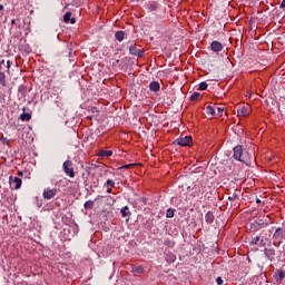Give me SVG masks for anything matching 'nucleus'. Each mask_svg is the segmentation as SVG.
Segmentation results:
<instances>
[{
  "label": "nucleus",
  "mask_w": 285,
  "mask_h": 285,
  "mask_svg": "<svg viewBox=\"0 0 285 285\" xmlns=\"http://www.w3.org/2000/svg\"><path fill=\"white\" fill-rule=\"evenodd\" d=\"M233 157L236 159V161H242L243 164H246V166L250 164V155L248 151H246V149H244V146L242 145L234 147Z\"/></svg>",
  "instance_id": "nucleus-1"
},
{
  "label": "nucleus",
  "mask_w": 285,
  "mask_h": 285,
  "mask_svg": "<svg viewBox=\"0 0 285 285\" xmlns=\"http://www.w3.org/2000/svg\"><path fill=\"white\" fill-rule=\"evenodd\" d=\"M72 160H66L62 164V170L67 177H70L71 179H75V168L72 167Z\"/></svg>",
  "instance_id": "nucleus-2"
},
{
  "label": "nucleus",
  "mask_w": 285,
  "mask_h": 285,
  "mask_svg": "<svg viewBox=\"0 0 285 285\" xmlns=\"http://www.w3.org/2000/svg\"><path fill=\"white\" fill-rule=\"evenodd\" d=\"M274 242H277L278 244H282L285 239V230L282 227L276 228L274 235H273Z\"/></svg>",
  "instance_id": "nucleus-3"
},
{
  "label": "nucleus",
  "mask_w": 285,
  "mask_h": 285,
  "mask_svg": "<svg viewBox=\"0 0 285 285\" xmlns=\"http://www.w3.org/2000/svg\"><path fill=\"white\" fill-rule=\"evenodd\" d=\"M174 144H177L178 146H193V137L185 136L184 138H178L174 141Z\"/></svg>",
  "instance_id": "nucleus-4"
},
{
  "label": "nucleus",
  "mask_w": 285,
  "mask_h": 285,
  "mask_svg": "<svg viewBox=\"0 0 285 285\" xmlns=\"http://www.w3.org/2000/svg\"><path fill=\"white\" fill-rule=\"evenodd\" d=\"M9 184H10L11 188H14V190H19V188H21V184H23V181L21 180V178L10 176Z\"/></svg>",
  "instance_id": "nucleus-5"
},
{
  "label": "nucleus",
  "mask_w": 285,
  "mask_h": 285,
  "mask_svg": "<svg viewBox=\"0 0 285 285\" xmlns=\"http://www.w3.org/2000/svg\"><path fill=\"white\" fill-rule=\"evenodd\" d=\"M129 55H132L134 57H138V59H141V57H144V50L137 49V45H132L129 47Z\"/></svg>",
  "instance_id": "nucleus-6"
},
{
  "label": "nucleus",
  "mask_w": 285,
  "mask_h": 285,
  "mask_svg": "<svg viewBox=\"0 0 285 285\" xmlns=\"http://www.w3.org/2000/svg\"><path fill=\"white\" fill-rule=\"evenodd\" d=\"M43 199H53V197H57V188L50 189L47 188L45 189L42 194Z\"/></svg>",
  "instance_id": "nucleus-7"
},
{
  "label": "nucleus",
  "mask_w": 285,
  "mask_h": 285,
  "mask_svg": "<svg viewBox=\"0 0 285 285\" xmlns=\"http://www.w3.org/2000/svg\"><path fill=\"white\" fill-rule=\"evenodd\" d=\"M210 48L213 52H222L224 50V46L219 41H213Z\"/></svg>",
  "instance_id": "nucleus-8"
},
{
  "label": "nucleus",
  "mask_w": 285,
  "mask_h": 285,
  "mask_svg": "<svg viewBox=\"0 0 285 285\" xmlns=\"http://www.w3.org/2000/svg\"><path fill=\"white\" fill-rule=\"evenodd\" d=\"M70 17H72V12L67 11V12L65 13V16H63V21H65V23H71V24L77 23V19L70 18Z\"/></svg>",
  "instance_id": "nucleus-9"
},
{
  "label": "nucleus",
  "mask_w": 285,
  "mask_h": 285,
  "mask_svg": "<svg viewBox=\"0 0 285 285\" xmlns=\"http://www.w3.org/2000/svg\"><path fill=\"white\" fill-rule=\"evenodd\" d=\"M275 276H276V284L279 285L284 282L285 272L282 269H278L275 272Z\"/></svg>",
  "instance_id": "nucleus-10"
},
{
  "label": "nucleus",
  "mask_w": 285,
  "mask_h": 285,
  "mask_svg": "<svg viewBox=\"0 0 285 285\" xmlns=\"http://www.w3.org/2000/svg\"><path fill=\"white\" fill-rule=\"evenodd\" d=\"M265 256L269 262H273L275 259V248H265Z\"/></svg>",
  "instance_id": "nucleus-11"
},
{
  "label": "nucleus",
  "mask_w": 285,
  "mask_h": 285,
  "mask_svg": "<svg viewBox=\"0 0 285 285\" xmlns=\"http://www.w3.org/2000/svg\"><path fill=\"white\" fill-rule=\"evenodd\" d=\"M237 112L240 117H248V115H250V109L248 107H242Z\"/></svg>",
  "instance_id": "nucleus-12"
},
{
  "label": "nucleus",
  "mask_w": 285,
  "mask_h": 285,
  "mask_svg": "<svg viewBox=\"0 0 285 285\" xmlns=\"http://www.w3.org/2000/svg\"><path fill=\"white\" fill-rule=\"evenodd\" d=\"M160 88L161 87L157 81H153L149 85V90H151V92H159Z\"/></svg>",
  "instance_id": "nucleus-13"
},
{
  "label": "nucleus",
  "mask_w": 285,
  "mask_h": 285,
  "mask_svg": "<svg viewBox=\"0 0 285 285\" xmlns=\"http://www.w3.org/2000/svg\"><path fill=\"white\" fill-rule=\"evenodd\" d=\"M205 222L206 224H213V222H215V215L213 214V212H208L206 215H205Z\"/></svg>",
  "instance_id": "nucleus-14"
},
{
  "label": "nucleus",
  "mask_w": 285,
  "mask_h": 285,
  "mask_svg": "<svg viewBox=\"0 0 285 285\" xmlns=\"http://www.w3.org/2000/svg\"><path fill=\"white\" fill-rule=\"evenodd\" d=\"M262 229V224H259V222L255 220L250 224V230H253L254 233H257V230Z\"/></svg>",
  "instance_id": "nucleus-15"
},
{
  "label": "nucleus",
  "mask_w": 285,
  "mask_h": 285,
  "mask_svg": "<svg viewBox=\"0 0 285 285\" xmlns=\"http://www.w3.org/2000/svg\"><path fill=\"white\" fill-rule=\"evenodd\" d=\"M125 37H126V32H124V31H117L115 33V38L119 42L124 41Z\"/></svg>",
  "instance_id": "nucleus-16"
},
{
  "label": "nucleus",
  "mask_w": 285,
  "mask_h": 285,
  "mask_svg": "<svg viewBox=\"0 0 285 285\" xmlns=\"http://www.w3.org/2000/svg\"><path fill=\"white\" fill-rule=\"evenodd\" d=\"M98 157H112V150H100Z\"/></svg>",
  "instance_id": "nucleus-17"
},
{
  "label": "nucleus",
  "mask_w": 285,
  "mask_h": 285,
  "mask_svg": "<svg viewBox=\"0 0 285 285\" xmlns=\"http://www.w3.org/2000/svg\"><path fill=\"white\" fill-rule=\"evenodd\" d=\"M83 208L86 210H92V208H95V202L94 200H87L85 204H83Z\"/></svg>",
  "instance_id": "nucleus-18"
},
{
  "label": "nucleus",
  "mask_w": 285,
  "mask_h": 285,
  "mask_svg": "<svg viewBox=\"0 0 285 285\" xmlns=\"http://www.w3.org/2000/svg\"><path fill=\"white\" fill-rule=\"evenodd\" d=\"M131 273H135L136 275H141V273H144V266H141V265L134 266L131 268Z\"/></svg>",
  "instance_id": "nucleus-19"
},
{
  "label": "nucleus",
  "mask_w": 285,
  "mask_h": 285,
  "mask_svg": "<svg viewBox=\"0 0 285 285\" xmlns=\"http://www.w3.org/2000/svg\"><path fill=\"white\" fill-rule=\"evenodd\" d=\"M30 119H32V114L23 112L20 115L21 121H30Z\"/></svg>",
  "instance_id": "nucleus-20"
},
{
  "label": "nucleus",
  "mask_w": 285,
  "mask_h": 285,
  "mask_svg": "<svg viewBox=\"0 0 285 285\" xmlns=\"http://www.w3.org/2000/svg\"><path fill=\"white\" fill-rule=\"evenodd\" d=\"M239 189H235L233 195L228 197L229 202H236V199H239Z\"/></svg>",
  "instance_id": "nucleus-21"
},
{
  "label": "nucleus",
  "mask_w": 285,
  "mask_h": 285,
  "mask_svg": "<svg viewBox=\"0 0 285 285\" xmlns=\"http://www.w3.org/2000/svg\"><path fill=\"white\" fill-rule=\"evenodd\" d=\"M206 112H207V115H212V117H214V115H217V111L215 110V107H213V106H207Z\"/></svg>",
  "instance_id": "nucleus-22"
},
{
  "label": "nucleus",
  "mask_w": 285,
  "mask_h": 285,
  "mask_svg": "<svg viewBox=\"0 0 285 285\" xmlns=\"http://www.w3.org/2000/svg\"><path fill=\"white\" fill-rule=\"evenodd\" d=\"M120 213L122 217H128L130 215V209L128 208V206H125L120 209Z\"/></svg>",
  "instance_id": "nucleus-23"
},
{
  "label": "nucleus",
  "mask_w": 285,
  "mask_h": 285,
  "mask_svg": "<svg viewBox=\"0 0 285 285\" xmlns=\"http://www.w3.org/2000/svg\"><path fill=\"white\" fill-rule=\"evenodd\" d=\"M199 97H202V94L199 92H194L191 96H190V101H197V99H199Z\"/></svg>",
  "instance_id": "nucleus-24"
},
{
  "label": "nucleus",
  "mask_w": 285,
  "mask_h": 285,
  "mask_svg": "<svg viewBox=\"0 0 285 285\" xmlns=\"http://www.w3.org/2000/svg\"><path fill=\"white\" fill-rule=\"evenodd\" d=\"M0 83L6 86V73L3 71H0Z\"/></svg>",
  "instance_id": "nucleus-25"
},
{
  "label": "nucleus",
  "mask_w": 285,
  "mask_h": 285,
  "mask_svg": "<svg viewBox=\"0 0 285 285\" xmlns=\"http://www.w3.org/2000/svg\"><path fill=\"white\" fill-rule=\"evenodd\" d=\"M164 245L167 246L168 248H173V246H175V243L167 238L164 240Z\"/></svg>",
  "instance_id": "nucleus-26"
},
{
  "label": "nucleus",
  "mask_w": 285,
  "mask_h": 285,
  "mask_svg": "<svg viewBox=\"0 0 285 285\" xmlns=\"http://www.w3.org/2000/svg\"><path fill=\"white\" fill-rule=\"evenodd\" d=\"M166 217L169 219L175 217V210H173L171 208L167 209Z\"/></svg>",
  "instance_id": "nucleus-27"
},
{
  "label": "nucleus",
  "mask_w": 285,
  "mask_h": 285,
  "mask_svg": "<svg viewBox=\"0 0 285 285\" xmlns=\"http://www.w3.org/2000/svg\"><path fill=\"white\" fill-rule=\"evenodd\" d=\"M224 115V107H217L216 117H222Z\"/></svg>",
  "instance_id": "nucleus-28"
},
{
  "label": "nucleus",
  "mask_w": 285,
  "mask_h": 285,
  "mask_svg": "<svg viewBox=\"0 0 285 285\" xmlns=\"http://www.w3.org/2000/svg\"><path fill=\"white\" fill-rule=\"evenodd\" d=\"M256 244H259V236H256L250 240V246H256Z\"/></svg>",
  "instance_id": "nucleus-29"
},
{
  "label": "nucleus",
  "mask_w": 285,
  "mask_h": 285,
  "mask_svg": "<svg viewBox=\"0 0 285 285\" xmlns=\"http://www.w3.org/2000/svg\"><path fill=\"white\" fill-rule=\"evenodd\" d=\"M206 88H208V83H206V81L199 83V90H206Z\"/></svg>",
  "instance_id": "nucleus-30"
},
{
  "label": "nucleus",
  "mask_w": 285,
  "mask_h": 285,
  "mask_svg": "<svg viewBox=\"0 0 285 285\" xmlns=\"http://www.w3.org/2000/svg\"><path fill=\"white\" fill-rule=\"evenodd\" d=\"M106 184H107V186L115 188V183L112 181V179H108Z\"/></svg>",
  "instance_id": "nucleus-31"
},
{
  "label": "nucleus",
  "mask_w": 285,
  "mask_h": 285,
  "mask_svg": "<svg viewBox=\"0 0 285 285\" xmlns=\"http://www.w3.org/2000/svg\"><path fill=\"white\" fill-rule=\"evenodd\" d=\"M216 284H217V285L224 284V279H223L220 276H218V277L216 278Z\"/></svg>",
  "instance_id": "nucleus-32"
},
{
  "label": "nucleus",
  "mask_w": 285,
  "mask_h": 285,
  "mask_svg": "<svg viewBox=\"0 0 285 285\" xmlns=\"http://www.w3.org/2000/svg\"><path fill=\"white\" fill-rule=\"evenodd\" d=\"M12 68V61L7 60V70H10Z\"/></svg>",
  "instance_id": "nucleus-33"
},
{
  "label": "nucleus",
  "mask_w": 285,
  "mask_h": 285,
  "mask_svg": "<svg viewBox=\"0 0 285 285\" xmlns=\"http://www.w3.org/2000/svg\"><path fill=\"white\" fill-rule=\"evenodd\" d=\"M258 224H261V228H262V226H263V227L268 226V223H264V220H262V219L258 222Z\"/></svg>",
  "instance_id": "nucleus-34"
},
{
  "label": "nucleus",
  "mask_w": 285,
  "mask_h": 285,
  "mask_svg": "<svg viewBox=\"0 0 285 285\" xmlns=\"http://www.w3.org/2000/svg\"><path fill=\"white\" fill-rule=\"evenodd\" d=\"M130 166H132V164L124 165V166H121L120 168H130Z\"/></svg>",
  "instance_id": "nucleus-35"
},
{
  "label": "nucleus",
  "mask_w": 285,
  "mask_h": 285,
  "mask_svg": "<svg viewBox=\"0 0 285 285\" xmlns=\"http://www.w3.org/2000/svg\"><path fill=\"white\" fill-rule=\"evenodd\" d=\"M284 8H285V0H283L281 3V9H284Z\"/></svg>",
  "instance_id": "nucleus-36"
},
{
  "label": "nucleus",
  "mask_w": 285,
  "mask_h": 285,
  "mask_svg": "<svg viewBox=\"0 0 285 285\" xmlns=\"http://www.w3.org/2000/svg\"><path fill=\"white\" fill-rule=\"evenodd\" d=\"M256 204H262V200L259 198H257Z\"/></svg>",
  "instance_id": "nucleus-37"
},
{
  "label": "nucleus",
  "mask_w": 285,
  "mask_h": 285,
  "mask_svg": "<svg viewBox=\"0 0 285 285\" xmlns=\"http://www.w3.org/2000/svg\"><path fill=\"white\" fill-rule=\"evenodd\" d=\"M14 23H17V21L14 19L11 20V24L14 26Z\"/></svg>",
  "instance_id": "nucleus-38"
},
{
  "label": "nucleus",
  "mask_w": 285,
  "mask_h": 285,
  "mask_svg": "<svg viewBox=\"0 0 285 285\" xmlns=\"http://www.w3.org/2000/svg\"><path fill=\"white\" fill-rule=\"evenodd\" d=\"M70 6V3H67L65 7V10H68V7Z\"/></svg>",
  "instance_id": "nucleus-39"
},
{
  "label": "nucleus",
  "mask_w": 285,
  "mask_h": 285,
  "mask_svg": "<svg viewBox=\"0 0 285 285\" xmlns=\"http://www.w3.org/2000/svg\"><path fill=\"white\" fill-rule=\"evenodd\" d=\"M1 66H3V63H6V60H0Z\"/></svg>",
  "instance_id": "nucleus-40"
},
{
  "label": "nucleus",
  "mask_w": 285,
  "mask_h": 285,
  "mask_svg": "<svg viewBox=\"0 0 285 285\" xmlns=\"http://www.w3.org/2000/svg\"><path fill=\"white\" fill-rule=\"evenodd\" d=\"M107 193H112V188H108V189H107Z\"/></svg>",
  "instance_id": "nucleus-41"
},
{
  "label": "nucleus",
  "mask_w": 285,
  "mask_h": 285,
  "mask_svg": "<svg viewBox=\"0 0 285 285\" xmlns=\"http://www.w3.org/2000/svg\"><path fill=\"white\" fill-rule=\"evenodd\" d=\"M0 10H3V4H0Z\"/></svg>",
  "instance_id": "nucleus-42"
},
{
  "label": "nucleus",
  "mask_w": 285,
  "mask_h": 285,
  "mask_svg": "<svg viewBox=\"0 0 285 285\" xmlns=\"http://www.w3.org/2000/svg\"><path fill=\"white\" fill-rule=\"evenodd\" d=\"M94 116H88V119H92Z\"/></svg>",
  "instance_id": "nucleus-43"
},
{
  "label": "nucleus",
  "mask_w": 285,
  "mask_h": 285,
  "mask_svg": "<svg viewBox=\"0 0 285 285\" xmlns=\"http://www.w3.org/2000/svg\"><path fill=\"white\" fill-rule=\"evenodd\" d=\"M6 141H7V138H3V144H6Z\"/></svg>",
  "instance_id": "nucleus-44"
},
{
  "label": "nucleus",
  "mask_w": 285,
  "mask_h": 285,
  "mask_svg": "<svg viewBox=\"0 0 285 285\" xmlns=\"http://www.w3.org/2000/svg\"><path fill=\"white\" fill-rule=\"evenodd\" d=\"M18 175H23V173L19 171Z\"/></svg>",
  "instance_id": "nucleus-45"
},
{
  "label": "nucleus",
  "mask_w": 285,
  "mask_h": 285,
  "mask_svg": "<svg viewBox=\"0 0 285 285\" xmlns=\"http://www.w3.org/2000/svg\"><path fill=\"white\" fill-rule=\"evenodd\" d=\"M0 66H1V62H0Z\"/></svg>",
  "instance_id": "nucleus-46"
}]
</instances>
